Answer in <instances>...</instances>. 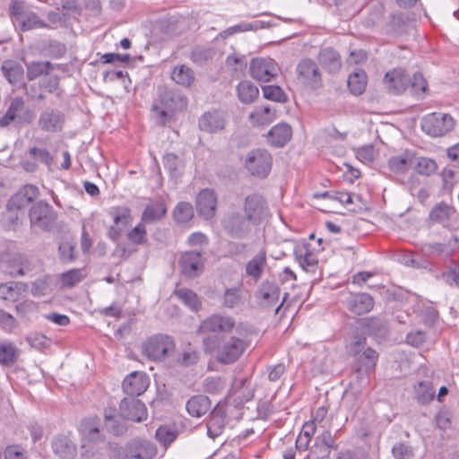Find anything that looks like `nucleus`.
<instances>
[{"label": "nucleus", "mask_w": 459, "mask_h": 459, "mask_svg": "<svg viewBox=\"0 0 459 459\" xmlns=\"http://www.w3.org/2000/svg\"><path fill=\"white\" fill-rule=\"evenodd\" d=\"M186 106L187 100L181 91L162 89L159 99L152 105V112L158 124L165 125L171 118L172 113L181 111Z\"/></svg>", "instance_id": "nucleus-1"}, {"label": "nucleus", "mask_w": 459, "mask_h": 459, "mask_svg": "<svg viewBox=\"0 0 459 459\" xmlns=\"http://www.w3.org/2000/svg\"><path fill=\"white\" fill-rule=\"evenodd\" d=\"M247 347V335L241 324L235 329V334L224 338L218 347L217 359L222 364H231L238 360Z\"/></svg>", "instance_id": "nucleus-2"}, {"label": "nucleus", "mask_w": 459, "mask_h": 459, "mask_svg": "<svg viewBox=\"0 0 459 459\" xmlns=\"http://www.w3.org/2000/svg\"><path fill=\"white\" fill-rule=\"evenodd\" d=\"M82 434V459H101L100 449L104 446L98 427L93 426L90 420H83L80 427Z\"/></svg>", "instance_id": "nucleus-3"}, {"label": "nucleus", "mask_w": 459, "mask_h": 459, "mask_svg": "<svg viewBox=\"0 0 459 459\" xmlns=\"http://www.w3.org/2000/svg\"><path fill=\"white\" fill-rule=\"evenodd\" d=\"M366 344V338L359 337L354 342H351L348 349L349 352L356 357V370L359 373H369L375 369L377 353L371 348L364 349Z\"/></svg>", "instance_id": "nucleus-4"}, {"label": "nucleus", "mask_w": 459, "mask_h": 459, "mask_svg": "<svg viewBox=\"0 0 459 459\" xmlns=\"http://www.w3.org/2000/svg\"><path fill=\"white\" fill-rule=\"evenodd\" d=\"M455 126V119L446 113L433 112L421 121L422 130L429 135L437 137L449 133Z\"/></svg>", "instance_id": "nucleus-5"}, {"label": "nucleus", "mask_w": 459, "mask_h": 459, "mask_svg": "<svg viewBox=\"0 0 459 459\" xmlns=\"http://www.w3.org/2000/svg\"><path fill=\"white\" fill-rule=\"evenodd\" d=\"M175 349L171 337L164 334H155L143 344V353L149 359L162 360Z\"/></svg>", "instance_id": "nucleus-6"}, {"label": "nucleus", "mask_w": 459, "mask_h": 459, "mask_svg": "<svg viewBox=\"0 0 459 459\" xmlns=\"http://www.w3.org/2000/svg\"><path fill=\"white\" fill-rule=\"evenodd\" d=\"M245 165L253 176L264 178L272 169L273 157L264 149L252 150L247 154Z\"/></svg>", "instance_id": "nucleus-7"}, {"label": "nucleus", "mask_w": 459, "mask_h": 459, "mask_svg": "<svg viewBox=\"0 0 459 459\" xmlns=\"http://www.w3.org/2000/svg\"><path fill=\"white\" fill-rule=\"evenodd\" d=\"M33 117V112L25 107L22 98L17 97L11 101L5 114L0 117V127H5L12 123L19 126L30 124Z\"/></svg>", "instance_id": "nucleus-8"}, {"label": "nucleus", "mask_w": 459, "mask_h": 459, "mask_svg": "<svg viewBox=\"0 0 459 459\" xmlns=\"http://www.w3.org/2000/svg\"><path fill=\"white\" fill-rule=\"evenodd\" d=\"M251 224L245 215L237 212L227 213L221 221L225 232L230 237L238 239L244 238L250 233Z\"/></svg>", "instance_id": "nucleus-9"}, {"label": "nucleus", "mask_w": 459, "mask_h": 459, "mask_svg": "<svg viewBox=\"0 0 459 459\" xmlns=\"http://www.w3.org/2000/svg\"><path fill=\"white\" fill-rule=\"evenodd\" d=\"M279 72L277 63L270 57L254 58L250 64L251 76L258 82H268L273 80Z\"/></svg>", "instance_id": "nucleus-10"}, {"label": "nucleus", "mask_w": 459, "mask_h": 459, "mask_svg": "<svg viewBox=\"0 0 459 459\" xmlns=\"http://www.w3.org/2000/svg\"><path fill=\"white\" fill-rule=\"evenodd\" d=\"M268 212V206L262 195L252 194L245 198V216L252 224H260L267 217Z\"/></svg>", "instance_id": "nucleus-11"}, {"label": "nucleus", "mask_w": 459, "mask_h": 459, "mask_svg": "<svg viewBox=\"0 0 459 459\" xmlns=\"http://www.w3.org/2000/svg\"><path fill=\"white\" fill-rule=\"evenodd\" d=\"M29 215L31 226L41 230H49L56 220L52 207L43 201L34 204Z\"/></svg>", "instance_id": "nucleus-12"}, {"label": "nucleus", "mask_w": 459, "mask_h": 459, "mask_svg": "<svg viewBox=\"0 0 459 459\" xmlns=\"http://www.w3.org/2000/svg\"><path fill=\"white\" fill-rule=\"evenodd\" d=\"M298 79L302 83L316 89L321 85V74L316 63L309 58L302 59L296 68Z\"/></svg>", "instance_id": "nucleus-13"}, {"label": "nucleus", "mask_w": 459, "mask_h": 459, "mask_svg": "<svg viewBox=\"0 0 459 459\" xmlns=\"http://www.w3.org/2000/svg\"><path fill=\"white\" fill-rule=\"evenodd\" d=\"M125 450L126 456L134 459H152L157 455V447L152 442L138 437L127 442Z\"/></svg>", "instance_id": "nucleus-14"}, {"label": "nucleus", "mask_w": 459, "mask_h": 459, "mask_svg": "<svg viewBox=\"0 0 459 459\" xmlns=\"http://www.w3.org/2000/svg\"><path fill=\"white\" fill-rule=\"evenodd\" d=\"M123 417L134 422H143L147 420L148 410L145 404L135 398H124L119 404Z\"/></svg>", "instance_id": "nucleus-15"}, {"label": "nucleus", "mask_w": 459, "mask_h": 459, "mask_svg": "<svg viewBox=\"0 0 459 459\" xmlns=\"http://www.w3.org/2000/svg\"><path fill=\"white\" fill-rule=\"evenodd\" d=\"M237 327L235 320L230 316L214 314L207 317L201 324L203 333H229Z\"/></svg>", "instance_id": "nucleus-16"}, {"label": "nucleus", "mask_w": 459, "mask_h": 459, "mask_svg": "<svg viewBox=\"0 0 459 459\" xmlns=\"http://www.w3.org/2000/svg\"><path fill=\"white\" fill-rule=\"evenodd\" d=\"M195 206L198 214L204 220L214 217L217 209V197L213 190L204 188L196 196Z\"/></svg>", "instance_id": "nucleus-17"}, {"label": "nucleus", "mask_w": 459, "mask_h": 459, "mask_svg": "<svg viewBox=\"0 0 459 459\" xmlns=\"http://www.w3.org/2000/svg\"><path fill=\"white\" fill-rule=\"evenodd\" d=\"M65 120V116L61 110L47 108L40 113L38 124L42 131L56 133L63 129Z\"/></svg>", "instance_id": "nucleus-18"}, {"label": "nucleus", "mask_w": 459, "mask_h": 459, "mask_svg": "<svg viewBox=\"0 0 459 459\" xmlns=\"http://www.w3.org/2000/svg\"><path fill=\"white\" fill-rule=\"evenodd\" d=\"M123 390L134 398L143 394L149 386V377L143 372H132L123 381Z\"/></svg>", "instance_id": "nucleus-19"}, {"label": "nucleus", "mask_w": 459, "mask_h": 459, "mask_svg": "<svg viewBox=\"0 0 459 459\" xmlns=\"http://www.w3.org/2000/svg\"><path fill=\"white\" fill-rule=\"evenodd\" d=\"M384 84L389 92L400 94L409 87V76L404 70L396 68L385 74Z\"/></svg>", "instance_id": "nucleus-20"}, {"label": "nucleus", "mask_w": 459, "mask_h": 459, "mask_svg": "<svg viewBox=\"0 0 459 459\" xmlns=\"http://www.w3.org/2000/svg\"><path fill=\"white\" fill-rule=\"evenodd\" d=\"M179 265L184 275L196 277L203 269L202 254L200 251H188L182 255Z\"/></svg>", "instance_id": "nucleus-21"}, {"label": "nucleus", "mask_w": 459, "mask_h": 459, "mask_svg": "<svg viewBox=\"0 0 459 459\" xmlns=\"http://www.w3.org/2000/svg\"><path fill=\"white\" fill-rule=\"evenodd\" d=\"M348 309L355 315H363L371 311L374 307V299L368 293L351 294L346 299Z\"/></svg>", "instance_id": "nucleus-22"}, {"label": "nucleus", "mask_w": 459, "mask_h": 459, "mask_svg": "<svg viewBox=\"0 0 459 459\" xmlns=\"http://www.w3.org/2000/svg\"><path fill=\"white\" fill-rule=\"evenodd\" d=\"M291 127L286 123H281L268 132L267 141L272 146L282 147L291 139Z\"/></svg>", "instance_id": "nucleus-23"}, {"label": "nucleus", "mask_w": 459, "mask_h": 459, "mask_svg": "<svg viewBox=\"0 0 459 459\" xmlns=\"http://www.w3.org/2000/svg\"><path fill=\"white\" fill-rule=\"evenodd\" d=\"M54 453L61 459H74L77 449L74 442L66 436L61 435L52 441Z\"/></svg>", "instance_id": "nucleus-24"}, {"label": "nucleus", "mask_w": 459, "mask_h": 459, "mask_svg": "<svg viewBox=\"0 0 459 459\" xmlns=\"http://www.w3.org/2000/svg\"><path fill=\"white\" fill-rule=\"evenodd\" d=\"M457 243L456 237H453L446 243H427L423 246V252L428 255L449 257L455 252Z\"/></svg>", "instance_id": "nucleus-25"}, {"label": "nucleus", "mask_w": 459, "mask_h": 459, "mask_svg": "<svg viewBox=\"0 0 459 459\" xmlns=\"http://www.w3.org/2000/svg\"><path fill=\"white\" fill-rule=\"evenodd\" d=\"M413 152L405 151L401 154L394 155L388 160V168L395 175H404L412 166Z\"/></svg>", "instance_id": "nucleus-26"}, {"label": "nucleus", "mask_w": 459, "mask_h": 459, "mask_svg": "<svg viewBox=\"0 0 459 459\" xmlns=\"http://www.w3.org/2000/svg\"><path fill=\"white\" fill-rule=\"evenodd\" d=\"M317 59L319 64L329 73H336L342 67L341 56L332 48L321 49Z\"/></svg>", "instance_id": "nucleus-27"}, {"label": "nucleus", "mask_w": 459, "mask_h": 459, "mask_svg": "<svg viewBox=\"0 0 459 459\" xmlns=\"http://www.w3.org/2000/svg\"><path fill=\"white\" fill-rule=\"evenodd\" d=\"M225 119L222 113L212 111L204 114L199 119V127L201 130L214 133L224 128Z\"/></svg>", "instance_id": "nucleus-28"}, {"label": "nucleus", "mask_w": 459, "mask_h": 459, "mask_svg": "<svg viewBox=\"0 0 459 459\" xmlns=\"http://www.w3.org/2000/svg\"><path fill=\"white\" fill-rule=\"evenodd\" d=\"M266 265V251L261 250L246 265V274L257 281Z\"/></svg>", "instance_id": "nucleus-29"}, {"label": "nucleus", "mask_w": 459, "mask_h": 459, "mask_svg": "<svg viewBox=\"0 0 459 459\" xmlns=\"http://www.w3.org/2000/svg\"><path fill=\"white\" fill-rule=\"evenodd\" d=\"M207 434L214 439L219 437L225 427V414L221 409H214L207 420Z\"/></svg>", "instance_id": "nucleus-30"}, {"label": "nucleus", "mask_w": 459, "mask_h": 459, "mask_svg": "<svg viewBox=\"0 0 459 459\" xmlns=\"http://www.w3.org/2000/svg\"><path fill=\"white\" fill-rule=\"evenodd\" d=\"M296 261L299 264L303 270L312 272L317 264L316 256L309 250L306 245L297 247L294 249Z\"/></svg>", "instance_id": "nucleus-31"}, {"label": "nucleus", "mask_w": 459, "mask_h": 459, "mask_svg": "<svg viewBox=\"0 0 459 459\" xmlns=\"http://www.w3.org/2000/svg\"><path fill=\"white\" fill-rule=\"evenodd\" d=\"M186 407L191 416L200 418L210 409L211 401L205 395H195L187 401Z\"/></svg>", "instance_id": "nucleus-32"}, {"label": "nucleus", "mask_w": 459, "mask_h": 459, "mask_svg": "<svg viewBox=\"0 0 459 459\" xmlns=\"http://www.w3.org/2000/svg\"><path fill=\"white\" fill-rule=\"evenodd\" d=\"M246 301V291L241 286L228 288L222 296V305L228 308L241 306Z\"/></svg>", "instance_id": "nucleus-33"}, {"label": "nucleus", "mask_w": 459, "mask_h": 459, "mask_svg": "<svg viewBox=\"0 0 459 459\" xmlns=\"http://www.w3.org/2000/svg\"><path fill=\"white\" fill-rule=\"evenodd\" d=\"M411 169L420 175L429 176L436 171L437 163L430 158L418 156L413 152Z\"/></svg>", "instance_id": "nucleus-34"}, {"label": "nucleus", "mask_w": 459, "mask_h": 459, "mask_svg": "<svg viewBox=\"0 0 459 459\" xmlns=\"http://www.w3.org/2000/svg\"><path fill=\"white\" fill-rule=\"evenodd\" d=\"M2 71L7 81L13 85L22 82L24 71L22 66L13 61L8 60L4 62Z\"/></svg>", "instance_id": "nucleus-35"}, {"label": "nucleus", "mask_w": 459, "mask_h": 459, "mask_svg": "<svg viewBox=\"0 0 459 459\" xmlns=\"http://www.w3.org/2000/svg\"><path fill=\"white\" fill-rule=\"evenodd\" d=\"M171 79L179 85L189 87L195 81V74L190 67L180 65L174 67Z\"/></svg>", "instance_id": "nucleus-36"}, {"label": "nucleus", "mask_w": 459, "mask_h": 459, "mask_svg": "<svg viewBox=\"0 0 459 459\" xmlns=\"http://www.w3.org/2000/svg\"><path fill=\"white\" fill-rule=\"evenodd\" d=\"M226 386V379L220 376L207 377L202 383L203 391L212 395L221 394Z\"/></svg>", "instance_id": "nucleus-37"}, {"label": "nucleus", "mask_w": 459, "mask_h": 459, "mask_svg": "<svg viewBox=\"0 0 459 459\" xmlns=\"http://www.w3.org/2000/svg\"><path fill=\"white\" fill-rule=\"evenodd\" d=\"M279 295L280 289L270 281H264L257 291V298L268 306L274 304Z\"/></svg>", "instance_id": "nucleus-38"}, {"label": "nucleus", "mask_w": 459, "mask_h": 459, "mask_svg": "<svg viewBox=\"0 0 459 459\" xmlns=\"http://www.w3.org/2000/svg\"><path fill=\"white\" fill-rule=\"evenodd\" d=\"M18 356L19 350L13 342L0 341V364L10 366L16 361Z\"/></svg>", "instance_id": "nucleus-39"}, {"label": "nucleus", "mask_w": 459, "mask_h": 459, "mask_svg": "<svg viewBox=\"0 0 459 459\" xmlns=\"http://www.w3.org/2000/svg\"><path fill=\"white\" fill-rule=\"evenodd\" d=\"M24 291L22 283L9 281L0 285V299L7 301H16Z\"/></svg>", "instance_id": "nucleus-40"}, {"label": "nucleus", "mask_w": 459, "mask_h": 459, "mask_svg": "<svg viewBox=\"0 0 459 459\" xmlns=\"http://www.w3.org/2000/svg\"><path fill=\"white\" fill-rule=\"evenodd\" d=\"M22 31H27L39 28H49L48 25L43 22L37 13L29 11L16 24Z\"/></svg>", "instance_id": "nucleus-41"}, {"label": "nucleus", "mask_w": 459, "mask_h": 459, "mask_svg": "<svg viewBox=\"0 0 459 459\" xmlns=\"http://www.w3.org/2000/svg\"><path fill=\"white\" fill-rule=\"evenodd\" d=\"M115 226L111 227V230H115L117 235L127 226L130 220V212L125 207L113 208L111 211Z\"/></svg>", "instance_id": "nucleus-42"}, {"label": "nucleus", "mask_w": 459, "mask_h": 459, "mask_svg": "<svg viewBox=\"0 0 459 459\" xmlns=\"http://www.w3.org/2000/svg\"><path fill=\"white\" fill-rule=\"evenodd\" d=\"M30 270L29 260L22 255H14L6 269L7 273L12 276H23Z\"/></svg>", "instance_id": "nucleus-43"}, {"label": "nucleus", "mask_w": 459, "mask_h": 459, "mask_svg": "<svg viewBox=\"0 0 459 459\" xmlns=\"http://www.w3.org/2000/svg\"><path fill=\"white\" fill-rule=\"evenodd\" d=\"M54 69V65L48 62H31L27 65V78L33 81L39 76L47 75Z\"/></svg>", "instance_id": "nucleus-44"}, {"label": "nucleus", "mask_w": 459, "mask_h": 459, "mask_svg": "<svg viewBox=\"0 0 459 459\" xmlns=\"http://www.w3.org/2000/svg\"><path fill=\"white\" fill-rule=\"evenodd\" d=\"M417 401L421 404L429 403L434 399L435 390L432 384L428 381H420L414 385Z\"/></svg>", "instance_id": "nucleus-45"}, {"label": "nucleus", "mask_w": 459, "mask_h": 459, "mask_svg": "<svg viewBox=\"0 0 459 459\" xmlns=\"http://www.w3.org/2000/svg\"><path fill=\"white\" fill-rule=\"evenodd\" d=\"M238 99L243 103H251L258 95V89L249 81H243L237 87Z\"/></svg>", "instance_id": "nucleus-46"}, {"label": "nucleus", "mask_w": 459, "mask_h": 459, "mask_svg": "<svg viewBox=\"0 0 459 459\" xmlns=\"http://www.w3.org/2000/svg\"><path fill=\"white\" fill-rule=\"evenodd\" d=\"M177 429L169 425L160 426L155 433L156 440L164 447H168L178 437Z\"/></svg>", "instance_id": "nucleus-47"}, {"label": "nucleus", "mask_w": 459, "mask_h": 459, "mask_svg": "<svg viewBox=\"0 0 459 459\" xmlns=\"http://www.w3.org/2000/svg\"><path fill=\"white\" fill-rule=\"evenodd\" d=\"M367 76L363 71L355 72L348 78V87L354 95H360L364 92L367 85Z\"/></svg>", "instance_id": "nucleus-48"}, {"label": "nucleus", "mask_w": 459, "mask_h": 459, "mask_svg": "<svg viewBox=\"0 0 459 459\" xmlns=\"http://www.w3.org/2000/svg\"><path fill=\"white\" fill-rule=\"evenodd\" d=\"M455 212L452 206L446 203H439L433 207L429 213V218L435 222H445L447 221Z\"/></svg>", "instance_id": "nucleus-49"}, {"label": "nucleus", "mask_w": 459, "mask_h": 459, "mask_svg": "<svg viewBox=\"0 0 459 459\" xmlns=\"http://www.w3.org/2000/svg\"><path fill=\"white\" fill-rule=\"evenodd\" d=\"M215 54L212 48L207 46H195L190 54V59L197 64L203 65L207 61L211 60Z\"/></svg>", "instance_id": "nucleus-50"}, {"label": "nucleus", "mask_w": 459, "mask_h": 459, "mask_svg": "<svg viewBox=\"0 0 459 459\" xmlns=\"http://www.w3.org/2000/svg\"><path fill=\"white\" fill-rule=\"evenodd\" d=\"M167 212V209L162 203L152 204L146 206L143 212L142 220L145 222H152L153 221L162 218Z\"/></svg>", "instance_id": "nucleus-51"}, {"label": "nucleus", "mask_w": 459, "mask_h": 459, "mask_svg": "<svg viewBox=\"0 0 459 459\" xmlns=\"http://www.w3.org/2000/svg\"><path fill=\"white\" fill-rule=\"evenodd\" d=\"M173 215L178 222L186 223L193 218L194 208L190 203L180 202L175 207Z\"/></svg>", "instance_id": "nucleus-52"}, {"label": "nucleus", "mask_w": 459, "mask_h": 459, "mask_svg": "<svg viewBox=\"0 0 459 459\" xmlns=\"http://www.w3.org/2000/svg\"><path fill=\"white\" fill-rule=\"evenodd\" d=\"M175 294L192 310H197L201 307L197 295L191 290L186 288L178 289L175 290Z\"/></svg>", "instance_id": "nucleus-53"}, {"label": "nucleus", "mask_w": 459, "mask_h": 459, "mask_svg": "<svg viewBox=\"0 0 459 459\" xmlns=\"http://www.w3.org/2000/svg\"><path fill=\"white\" fill-rule=\"evenodd\" d=\"M85 277L83 269H71L60 276L62 286L71 288L81 282Z\"/></svg>", "instance_id": "nucleus-54"}, {"label": "nucleus", "mask_w": 459, "mask_h": 459, "mask_svg": "<svg viewBox=\"0 0 459 459\" xmlns=\"http://www.w3.org/2000/svg\"><path fill=\"white\" fill-rule=\"evenodd\" d=\"M105 428L115 436L123 435L127 429L120 418L109 414L105 415Z\"/></svg>", "instance_id": "nucleus-55"}, {"label": "nucleus", "mask_w": 459, "mask_h": 459, "mask_svg": "<svg viewBox=\"0 0 459 459\" xmlns=\"http://www.w3.org/2000/svg\"><path fill=\"white\" fill-rule=\"evenodd\" d=\"M163 163L166 169L169 170L172 177L180 175L183 164L178 156L174 153H167L163 157Z\"/></svg>", "instance_id": "nucleus-56"}, {"label": "nucleus", "mask_w": 459, "mask_h": 459, "mask_svg": "<svg viewBox=\"0 0 459 459\" xmlns=\"http://www.w3.org/2000/svg\"><path fill=\"white\" fill-rule=\"evenodd\" d=\"M367 331L369 334H372L376 337H383L386 333V325L385 323L378 318H371L368 321Z\"/></svg>", "instance_id": "nucleus-57"}, {"label": "nucleus", "mask_w": 459, "mask_h": 459, "mask_svg": "<svg viewBox=\"0 0 459 459\" xmlns=\"http://www.w3.org/2000/svg\"><path fill=\"white\" fill-rule=\"evenodd\" d=\"M264 97L267 100L283 102L286 100L285 93L277 85H266L262 88Z\"/></svg>", "instance_id": "nucleus-58"}, {"label": "nucleus", "mask_w": 459, "mask_h": 459, "mask_svg": "<svg viewBox=\"0 0 459 459\" xmlns=\"http://www.w3.org/2000/svg\"><path fill=\"white\" fill-rule=\"evenodd\" d=\"M270 26V22L264 21H253L251 22H240L235 25L237 33L246 31H256L261 29H264Z\"/></svg>", "instance_id": "nucleus-59"}, {"label": "nucleus", "mask_w": 459, "mask_h": 459, "mask_svg": "<svg viewBox=\"0 0 459 459\" xmlns=\"http://www.w3.org/2000/svg\"><path fill=\"white\" fill-rule=\"evenodd\" d=\"M409 86L413 94H422L427 89V82L421 74H414L412 77H409Z\"/></svg>", "instance_id": "nucleus-60"}, {"label": "nucleus", "mask_w": 459, "mask_h": 459, "mask_svg": "<svg viewBox=\"0 0 459 459\" xmlns=\"http://www.w3.org/2000/svg\"><path fill=\"white\" fill-rule=\"evenodd\" d=\"M74 245L69 241H64L59 244L58 253L59 258L63 262H72L74 260Z\"/></svg>", "instance_id": "nucleus-61"}, {"label": "nucleus", "mask_w": 459, "mask_h": 459, "mask_svg": "<svg viewBox=\"0 0 459 459\" xmlns=\"http://www.w3.org/2000/svg\"><path fill=\"white\" fill-rule=\"evenodd\" d=\"M24 8V4L22 2L13 0L10 5V15L12 21L14 25L18 23V22L23 17V15L28 13Z\"/></svg>", "instance_id": "nucleus-62"}, {"label": "nucleus", "mask_w": 459, "mask_h": 459, "mask_svg": "<svg viewBox=\"0 0 459 459\" xmlns=\"http://www.w3.org/2000/svg\"><path fill=\"white\" fill-rule=\"evenodd\" d=\"M392 453L396 459H411L413 455L411 447L403 443L394 445Z\"/></svg>", "instance_id": "nucleus-63"}, {"label": "nucleus", "mask_w": 459, "mask_h": 459, "mask_svg": "<svg viewBox=\"0 0 459 459\" xmlns=\"http://www.w3.org/2000/svg\"><path fill=\"white\" fill-rule=\"evenodd\" d=\"M4 455V459H27L25 450L18 445L8 446Z\"/></svg>", "instance_id": "nucleus-64"}]
</instances>
